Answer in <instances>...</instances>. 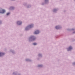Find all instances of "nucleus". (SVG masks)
I'll use <instances>...</instances> for the list:
<instances>
[{
  "label": "nucleus",
  "mask_w": 75,
  "mask_h": 75,
  "mask_svg": "<svg viewBox=\"0 0 75 75\" xmlns=\"http://www.w3.org/2000/svg\"><path fill=\"white\" fill-rule=\"evenodd\" d=\"M17 24H18L19 25H21V24H22V22L18 21L17 22Z\"/></svg>",
  "instance_id": "f257e3e1"
},
{
  "label": "nucleus",
  "mask_w": 75,
  "mask_h": 75,
  "mask_svg": "<svg viewBox=\"0 0 75 75\" xmlns=\"http://www.w3.org/2000/svg\"><path fill=\"white\" fill-rule=\"evenodd\" d=\"M39 33V31L37 30L35 32V34H38Z\"/></svg>",
  "instance_id": "f03ea898"
},
{
  "label": "nucleus",
  "mask_w": 75,
  "mask_h": 75,
  "mask_svg": "<svg viewBox=\"0 0 75 75\" xmlns=\"http://www.w3.org/2000/svg\"><path fill=\"white\" fill-rule=\"evenodd\" d=\"M4 55V53L2 52L0 53V57H1V56H3Z\"/></svg>",
  "instance_id": "7ed1b4c3"
},
{
  "label": "nucleus",
  "mask_w": 75,
  "mask_h": 75,
  "mask_svg": "<svg viewBox=\"0 0 75 75\" xmlns=\"http://www.w3.org/2000/svg\"><path fill=\"white\" fill-rule=\"evenodd\" d=\"M33 27V25H30L28 26V28H32Z\"/></svg>",
  "instance_id": "20e7f679"
},
{
  "label": "nucleus",
  "mask_w": 75,
  "mask_h": 75,
  "mask_svg": "<svg viewBox=\"0 0 75 75\" xmlns=\"http://www.w3.org/2000/svg\"><path fill=\"white\" fill-rule=\"evenodd\" d=\"M72 48L71 47H69V48L68 49V51H70V50H71Z\"/></svg>",
  "instance_id": "39448f33"
},
{
  "label": "nucleus",
  "mask_w": 75,
  "mask_h": 75,
  "mask_svg": "<svg viewBox=\"0 0 75 75\" xmlns=\"http://www.w3.org/2000/svg\"><path fill=\"white\" fill-rule=\"evenodd\" d=\"M6 11H5V10H4V9H3L2 10V12H0V13H4Z\"/></svg>",
  "instance_id": "423d86ee"
},
{
  "label": "nucleus",
  "mask_w": 75,
  "mask_h": 75,
  "mask_svg": "<svg viewBox=\"0 0 75 75\" xmlns=\"http://www.w3.org/2000/svg\"><path fill=\"white\" fill-rule=\"evenodd\" d=\"M56 29H59V26H56Z\"/></svg>",
  "instance_id": "0eeeda50"
},
{
  "label": "nucleus",
  "mask_w": 75,
  "mask_h": 75,
  "mask_svg": "<svg viewBox=\"0 0 75 75\" xmlns=\"http://www.w3.org/2000/svg\"><path fill=\"white\" fill-rule=\"evenodd\" d=\"M10 14V13H8L6 14V15H7V16H8V15H9V14Z\"/></svg>",
  "instance_id": "6e6552de"
},
{
  "label": "nucleus",
  "mask_w": 75,
  "mask_h": 75,
  "mask_svg": "<svg viewBox=\"0 0 75 75\" xmlns=\"http://www.w3.org/2000/svg\"><path fill=\"white\" fill-rule=\"evenodd\" d=\"M33 45H37V43H33Z\"/></svg>",
  "instance_id": "1a4fd4ad"
},
{
  "label": "nucleus",
  "mask_w": 75,
  "mask_h": 75,
  "mask_svg": "<svg viewBox=\"0 0 75 75\" xmlns=\"http://www.w3.org/2000/svg\"><path fill=\"white\" fill-rule=\"evenodd\" d=\"M33 37H34V36H32L30 38H33Z\"/></svg>",
  "instance_id": "9d476101"
},
{
  "label": "nucleus",
  "mask_w": 75,
  "mask_h": 75,
  "mask_svg": "<svg viewBox=\"0 0 75 75\" xmlns=\"http://www.w3.org/2000/svg\"><path fill=\"white\" fill-rule=\"evenodd\" d=\"M27 28H25L26 30H27Z\"/></svg>",
  "instance_id": "9b49d317"
},
{
  "label": "nucleus",
  "mask_w": 75,
  "mask_h": 75,
  "mask_svg": "<svg viewBox=\"0 0 75 75\" xmlns=\"http://www.w3.org/2000/svg\"><path fill=\"white\" fill-rule=\"evenodd\" d=\"M39 67H41V65H39Z\"/></svg>",
  "instance_id": "f8f14e48"
},
{
  "label": "nucleus",
  "mask_w": 75,
  "mask_h": 75,
  "mask_svg": "<svg viewBox=\"0 0 75 75\" xmlns=\"http://www.w3.org/2000/svg\"><path fill=\"white\" fill-rule=\"evenodd\" d=\"M47 0H45V1H47Z\"/></svg>",
  "instance_id": "ddd939ff"
},
{
  "label": "nucleus",
  "mask_w": 75,
  "mask_h": 75,
  "mask_svg": "<svg viewBox=\"0 0 75 75\" xmlns=\"http://www.w3.org/2000/svg\"><path fill=\"white\" fill-rule=\"evenodd\" d=\"M74 65H75V63H74Z\"/></svg>",
  "instance_id": "4468645a"
},
{
  "label": "nucleus",
  "mask_w": 75,
  "mask_h": 75,
  "mask_svg": "<svg viewBox=\"0 0 75 75\" xmlns=\"http://www.w3.org/2000/svg\"><path fill=\"white\" fill-rule=\"evenodd\" d=\"M33 40H34V39H33Z\"/></svg>",
  "instance_id": "2eb2a0df"
}]
</instances>
